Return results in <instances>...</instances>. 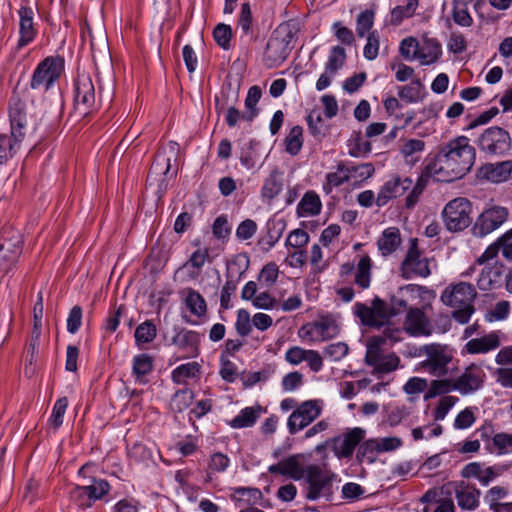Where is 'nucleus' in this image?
<instances>
[{
	"mask_svg": "<svg viewBox=\"0 0 512 512\" xmlns=\"http://www.w3.org/2000/svg\"><path fill=\"white\" fill-rule=\"evenodd\" d=\"M475 162V149L466 136L456 137L441 145L434 162L426 172L437 181L452 182L464 177Z\"/></svg>",
	"mask_w": 512,
	"mask_h": 512,
	"instance_id": "f257e3e1",
	"label": "nucleus"
},
{
	"mask_svg": "<svg viewBox=\"0 0 512 512\" xmlns=\"http://www.w3.org/2000/svg\"><path fill=\"white\" fill-rule=\"evenodd\" d=\"M476 294L473 285L460 282L447 286L441 294V301L454 309L452 317L458 323L466 324L474 313L473 302Z\"/></svg>",
	"mask_w": 512,
	"mask_h": 512,
	"instance_id": "f03ea898",
	"label": "nucleus"
},
{
	"mask_svg": "<svg viewBox=\"0 0 512 512\" xmlns=\"http://www.w3.org/2000/svg\"><path fill=\"white\" fill-rule=\"evenodd\" d=\"M295 36V27L290 23H282L273 31L264 54L268 67H276L286 60L292 50Z\"/></svg>",
	"mask_w": 512,
	"mask_h": 512,
	"instance_id": "7ed1b4c3",
	"label": "nucleus"
},
{
	"mask_svg": "<svg viewBox=\"0 0 512 512\" xmlns=\"http://www.w3.org/2000/svg\"><path fill=\"white\" fill-rule=\"evenodd\" d=\"M336 475L317 464L308 465L305 480V497L315 501L324 498L329 501L334 493L333 482Z\"/></svg>",
	"mask_w": 512,
	"mask_h": 512,
	"instance_id": "20e7f679",
	"label": "nucleus"
},
{
	"mask_svg": "<svg viewBox=\"0 0 512 512\" xmlns=\"http://www.w3.org/2000/svg\"><path fill=\"white\" fill-rule=\"evenodd\" d=\"M472 204L465 197L450 200L442 211L445 227L452 232L466 229L472 222Z\"/></svg>",
	"mask_w": 512,
	"mask_h": 512,
	"instance_id": "39448f33",
	"label": "nucleus"
},
{
	"mask_svg": "<svg viewBox=\"0 0 512 512\" xmlns=\"http://www.w3.org/2000/svg\"><path fill=\"white\" fill-rule=\"evenodd\" d=\"M426 298H428L427 301L423 300L419 305L410 306L406 313L403 322V330L410 336H429L433 332V327L428 316L432 306L429 301V296H426Z\"/></svg>",
	"mask_w": 512,
	"mask_h": 512,
	"instance_id": "423d86ee",
	"label": "nucleus"
},
{
	"mask_svg": "<svg viewBox=\"0 0 512 512\" xmlns=\"http://www.w3.org/2000/svg\"><path fill=\"white\" fill-rule=\"evenodd\" d=\"M477 145L479 150L488 156H502L511 148V137L503 128L492 126L479 136Z\"/></svg>",
	"mask_w": 512,
	"mask_h": 512,
	"instance_id": "0eeeda50",
	"label": "nucleus"
},
{
	"mask_svg": "<svg viewBox=\"0 0 512 512\" xmlns=\"http://www.w3.org/2000/svg\"><path fill=\"white\" fill-rule=\"evenodd\" d=\"M354 313L363 325L370 328L379 329L390 323L389 307L378 297L372 301V306L359 302L356 303L354 305Z\"/></svg>",
	"mask_w": 512,
	"mask_h": 512,
	"instance_id": "6e6552de",
	"label": "nucleus"
},
{
	"mask_svg": "<svg viewBox=\"0 0 512 512\" xmlns=\"http://www.w3.org/2000/svg\"><path fill=\"white\" fill-rule=\"evenodd\" d=\"M321 400H307L291 413L287 421V427L290 434H296L309 426L322 412Z\"/></svg>",
	"mask_w": 512,
	"mask_h": 512,
	"instance_id": "1a4fd4ad",
	"label": "nucleus"
},
{
	"mask_svg": "<svg viewBox=\"0 0 512 512\" xmlns=\"http://www.w3.org/2000/svg\"><path fill=\"white\" fill-rule=\"evenodd\" d=\"M427 359L422 362V367L431 375L442 377L448 373V364L452 355L445 346L440 344H428L421 348Z\"/></svg>",
	"mask_w": 512,
	"mask_h": 512,
	"instance_id": "9d476101",
	"label": "nucleus"
},
{
	"mask_svg": "<svg viewBox=\"0 0 512 512\" xmlns=\"http://www.w3.org/2000/svg\"><path fill=\"white\" fill-rule=\"evenodd\" d=\"M74 105L75 110L83 116L88 115L98 106L94 83L87 74H81L77 78Z\"/></svg>",
	"mask_w": 512,
	"mask_h": 512,
	"instance_id": "9b49d317",
	"label": "nucleus"
},
{
	"mask_svg": "<svg viewBox=\"0 0 512 512\" xmlns=\"http://www.w3.org/2000/svg\"><path fill=\"white\" fill-rule=\"evenodd\" d=\"M62 65L59 60L47 57L36 67L30 86L32 89L48 90L59 78Z\"/></svg>",
	"mask_w": 512,
	"mask_h": 512,
	"instance_id": "f8f14e48",
	"label": "nucleus"
},
{
	"mask_svg": "<svg viewBox=\"0 0 512 512\" xmlns=\"http://www.w3.org/2000/svg\"><path fill=\"white\" fill-rule=\"evenodd\" d=\"M339 326L335 320L322 317L318 321L304 324L299 329V336L312 342H322L339 334Z\"/></svg>",
	"mask_w": 512,
	"mask_h": 512,
	"instance_id": "ddd939ff",
	"label": "nucleus"
},
{
	"mask_svg": "<svg viewBox=\"0 0 512 512\" xmlns=\"http://www.w3.org/2000/svg\"><path fill=\"white\" fill-rule=\"evenodd\" d=\"M507 208L492 206L485 209L477 218L472 231L477 237H484L498 229L508 218Z\"/></svg>",
	"mask_w": 512,
	"mask_h": 512,
	"instance_id": "4468645a",
	"label": "nucleus"
},
{
	"mask_svg": "<svg viewBox=\"0 0 512 512\" xmlns=\"http://www.w3.org/2000/svg\"><path fill=\"white\" fill-rule=\"evenodd\" d=\"M306 457L304 454L298 453L290 455L276 464L270 465L268 471L271 474H279L295 481L304 479L308 466H304Z\"/></svg>",
	"mask_w": 512,
	"mask_h": 512,
	"instance_id": "2eb2a0df",
	"label": "nucleus"
},
{
	"mask_svg": "<svg viewBox=\"0 0 512 512\" xmlns=\"http://www.w3.org/2000/svg\"><path fill=\"white\" fill-rule=\"evenodd\" d=\"M365 362L374 368L375 374H387L399 367L400 358L395 353L382 354L377 344H369Z\"/></svg>",
	"mask_w": 512,
	"mask_h": 512,
	"instance_id": "dca6fc26",
	"label": "nucleus"
},
{
	"mask_svg": "<svg viewBox=\"0 0 512 512\" xmlns=\"http://www.w3.org/2000/svg\"><path fill=\"white\" fill-rule=\"evenodd\" d=\"M400 293L402 294L401 297L392 298V305L391 308H389L390 317L399 314L404 310L408 311L410 306L419 305V299L426 300V296L433 298L428 291L416 285H407L406 287L401 288Z\"/></svg>",
	"mask_w": 512,
	"mask_h": 512,
	"instance_id": "f3484780",
	"label": "nucleus"
},
{
	"mask_svg": "<svg viewBox=\"0 0 512 512\" xmlns=\"http://www.w3.org/2000/svg\"><path fill=\"white\" fill-rule=\"evenodd\" d=\"M484 379V371L478 365L471 364L454 379L455 391L463 396L473 394L483 386Z\"/></svg>",
	"mask_w": 512,
	"mask_h": 512,
	"instance_id": "a211bd4d",
	"label": "nucleus"
},
{
	"mask_svg": "<svg viewBox=\"0 0 512 512\" xmlns=\"http://www.w3.org/2000/svg\"><path fill=\"white\" fill-rule=\"evenodd\" d=\"M170 344L182 353L183 358H195L199 355L200 334L186 328H175Z\"/></svg>",
	"mask_w": 512,
	"mask_h": 512,
	"instance_id": "6ab92c4d",
	"label": "nucleus"
},
{
	"mask_svg": "<svg viewBox=\"0 0 512 512\" xmlns=\"http://www.w3.org/2000/svg\"><path fill=\"white\" fill-rule=\"evenodd\" d=\"M479 175L491 183L499 184L510 180L512 175V160L486 163L479 169Z\"/></svg>",
	"mask_w": 512,
	"mask_h": 512,
	"instance_id": "aec40b11",
	"label": "nucleus"
},
{
	"mask_svg": "<svg viewBox=\"0 0 512 512\" xmlns=\"http://www.w3.org/2000/svg\"><path fill=\"white\" fill-rule=\"evenodd\" d=\"M352 274H354L355 284L363 289L368 288L371 279V258H360L356 268L349 262L341 266V277L347 278Z\"/></svg>",
	"mask_w": 512,
	"mask_h": 512,
	"instance_id": "412c9836",
	"label": "nucleus"
},
{
	"mask_svg": "<svg viewBox=\"0 0 512 512\" xmlns=\"http://www.w3.org/2000/svg\"><path fill=\"white\" fill-rule=\"evenodd\" d=\"M412 185L410 178L394 177L388 180L380 189L375 200L378 206L386 205L391 199L402 196Z\"/></svg>",
	"mask_w": 512,
	"mask_h": 512,
	"instance_id": "4be33fe9",
	"label": "nucleus"
},
{
	"mask_svg": "<svg viewBox=\"0 0 512 512\" xmlns=\"http://www.w3.org/2000/svg\"><path fill=\"white\" fill-rule=\"evenodd\" d=\"M421 501L426 504L423 512H456L453 500L444 496L443 489L428 490Z\"/></svg>",
	"mask_w": 512,
	"mask_h": 512,
	"instance_id": "5701e85b",
	"label": "nucleus"
},
{
	"mask_svg": "<svg viewBox=\"0 0 512 512\" xmlns=\"http://www.w3.org/2000/svg\"><path fill=\"white\" fill-rule=\"evenodd\" d=\"M365 437V430L360 427H355L346 432L342 439L337 441L334 445V453L339 458H349L357 445Z\"/></svg>",
	"mask_w": 512,
	"mask_h": 512,
	"instance_id": "b1692460",
	"label": "nucleus"
},
{
	"mask_svg": "<svg viewBox=\"0 0 512 512\" xmlns=\"http://www.w3.org/2000/svg\"><path fill=\"white\" fill-rule=\"evenodd\" d=\"M454 493L461 509L473 511L479 506L481 492L475 486L461 482L455 486Z\"/></svg>",
	"mask_w": 512,
	"mask_h": 512,
	"instance_id": "393cba45",
	"label": "nucleus"
},
{
	"mask_svg": "<svg viewBox=\"0 0 512 512\" xmlns=\"http://www.w3.org/2000/svg\"><path fill=\"white\" fill-rule=\"evenodd\" d=\"M501 345L500 337L497 332H490L482 337L469 340L464 350L468 354H486L496 350Z\"/></svg>",
	"mask_w": 512,
	"mask_h": 512,
	"instance_id": "a878e982",
	"label": "nucleus"
},
{
	"mask_svg": "<svg viewBox=\"0 0 512 512\" xmlns=\"http://www.w3.org/2000/svg\"><path fill=\"white\" fill-rule=\"evenodd\" d=\"M485 0H453L452 1V18L453 21L461 27H471L473 24V18L468 11L470 4L473 5L474 9H479Z\"/></svg>",
	"mask_w": 512,
	"mask_h": 512,
	"instance_id": "bb28decb",
	"label": "nucleus"
},
{
	"mask_svg": "<svg viewBox=\"0 0 512 512\" xmlns=\"http://www.w3.org/2000/svg\"><path fill=\"white\" fill-rule=\"evenodd\" d=\"M494 259L495 258H478L477 260L478 265H484L478 280V285L481 289H489L503 273V265L499 261L490 262V260Z\"/></svg>",
	"mask_w": 512,
	"mask_h": 512,
	"instance_id": "cd10ccee",
	"label": "nucleus"
},
{
	"mask_svg": "<svg viewBox=\"0 0 512 512\" xmlns=\"http://www.w3.org/2000/svg\"><path fill=\"white\" fill-rule=\"evenodd\" d=\"M11 134L14 139L23 140L26 134L27 115L24 105L17 101L10 106Z\"/></svg>",
	"mask_w": 512,
	"mask_h": 512,
	"instance_id": "c85d7f7f",
	"label": "nucleus"
},
{
	"mask_svg": "<svg viewBox=\"0 0 512 512\" xmlns=\"http://www.w3.org/2000/svg\"><path fill=\"white\" fill-rule=\"evenodd\" d=\"M89 36L92 57L94 59L95 64H97L98 60L104 61L105 63H109L111 57L109 52L108 39L105 31L99 28L95 31V33H92L89 30Z\"/></svg>",
	"mask_w": 512,
	"mask_h": 512,
	"instance_id": "c756f323",
	"label": "nucleus"
},
{
	"mask_svg": "<svg viewBox=\"0 0 512 512\" xmlns=\"http://www.w3.org/2000/svg\"><path fill=\"white\" fill-rule=\"evenodd\" d=\"M20 23L17 48L20 49L29 44L35 37V30L33 24V10L28 7H22L19 10Z\"/></svg>",
	"mask_w": 512,
	"mask_h": 512,
	"instance_id": "7c9ffc66",
	"label": "nucleus"
},
{
	"mask_svg": "<svg viewBox=\"0 0 512 512\" xmlns=\"http://www.w3.org/2000/svg\"><path fill=\"white\" fill-rule=\"evenodd\" d=\"M401 270L406 279L427 277L431 273L428 258H404Z\"/></svg>",
	"mask_w": 512,
	"mask_h": 512,
	"instance_id": "2f4dec72",
	"label": "nucleus"
},
{
	"mask_svg": "<svg viewBox=\"0 0 512 512\" xmlns=\"http://www.w3.org/2000/svg\"><path fill=\"white\" fill-rule=\"evenodd\" d=\"M442 54L441 44L435 39H425L418 47L417 59L421 65L435 63Z\"/></svg>",
	"mask_w": 512,
	"mask_h": 512,
	"instance_id": "473e14b6",
	"label": "nucleus"
},
{
	"mask_svg": "<svg viewBox=\"0 0 512 512\" xmlns=\"http://www.w3.org/2000/svg\"><path fill=\"white\" fill-rule=\"evenodd\" d=\"M262 412V407L259 405L246 407L242 409L238 415H236L230 422L229 425L235 429H242L252 427Z\"/></svg>",
	"mask_w": 512,
	"mask_h": 512,
	"instance_id": "72a5a7b5",
	"label": "nucleus"
},
{
	"mask_svg": "<svg viewBox=\"0 0 512 512\" xmlns=\"http://www.w3.org/2000/svg\"><path fill=\"white\" fill-rule=\"evenodd\" d=\"M181 296L191 314L201 317L206 313V301L199 292L186 288L181 292Z\"/></svg>",
	"mask_w": 512,
	"mask_h": 512,
	"instance_id": "f704fd0d",
	"label": "nucleus"
},
{
	"mask_svg": "<svg viewBox=\"0 0 512 512\" xmlns=\"http://www.w3.org/2000/svg\"><path fill=\"white\" fill-rule=\"evenodd\" d=\"M384 411V423L395 427L411 415L412 407L405 404H390L384 407Z\"/></svg>",
	"mask_w": 512,
	"mask_h": 512,
	"instance_id": "c9c22d12",
	"label": "nucleus"
},
{
	"mask_svg": "<svg viewBox=\"0 0 512 512\" xmlns=\"http://www.w3.org/2000/svg\"><path fill=\"white\" fill-rule=\"evenodd\" d=\"M401 244V236L398 228L390 227L383 231L378 239V247L383 255L391 254Z\"/></svg>",
	"mask_w": 512,
	"mask_h": 512,
	"instance_id": "e433bc0d",
	"label": "nucleus"
},
{
	"mask_svg": "<svg viewBox=\"0 0 512 512\" xmlns=\"http://www.w3.org/2000/svg\"><path fill=\"white\" fill-rule=\"evenodd\" d=\"M338 170L341 172H347L349 181L354 179L355 181H364L370 178L374 173V167L370 163H363L360 165L347 166L343 163L338 164Z\"/></svg>",
	"mask_w": 512,
	"mask_h": 512,
	"instance_id": "4c0bfd02",
	"label": "nucleus"
},
{
	"mask_svg": "<svg viewBox=\"0 0 512 512\" xmlns=\"http://www.w3.org/2000/svg\"><path fill=\"white\" fill-rule=\"evenodd\" d=\"M499 252L505 257L512 256V229L491 244L482 256H497Z\"/></svg>",
	"mask_w": 512,
	"mask_h": 512,
	"instance_id": "58836bf2",
	"label": "nucleus"
},
{
	"mask_svg": "<svg viewBox=\"0 0 512 512\" xmlns=\"http://www.w3.org/2000/svg\"><path fill=\"white\" fill-rule=\"evenodd\" d=\"M297 211L299 216L319 214L321 211L319 196L314 192H307L298 204Z\"/></svg>",
	"mask_w": 512,
	"mask_h": 512,
	"instance_id": "ea45409f",
	"label": "nucleus"
},
{
	"mask_svg": "<svg viewBox=\"0 0 512 512\" xmlns=\"http://www.w3.org/2000/svg\"><path fill=\"white\" fill-rule=\"evenodd\" d=\"M153 370V359L148 354H140L133 358V375L140 383H145L144 377Z\"/></svg>",
	"mask_w": 512,
	"mask_h": 512,
	"instance_id": "a19ab883",
	"label": "nucleus"
},
{
	"mask_svg": "<svg viewBox=\"0 0 512 512\" xmlns=\"http://www.w3.org/2000/svg\"><path fill=\"white\" fill-rule=\"evenodd\" d=\"M200 365L197 362H189L175 368L172 372V380L176 384H184L188 379L198 376Z\"/></svg>",
	"mask_w": 512,
	"mask_h": 512,
	"instance_id": "79ce46f5",
	"label": "nucleus"
},
{
	"mask_svg": "<svg viewBox=\"0 0 512 512\" xmlns=\"http://www.w3.org/2000/svg\"><path fill=\"white\" fill-rule=\"evenodd\" d=\"M156 335L157 329L155 324L150 320H146L137 326L134 333L135 342L138 346H141L152 342L156 338Z\"/></svg>",
	"mask_w": 512,
	"mask_h": 512,
	"instance_id": "37998d69",
	"label": "nucleus"
},
{
	"mask_svg": "<svg viewBox=\"0 0 512 512\" xmlns=\"http://www.w3.org/2000/svg\"><path fill=\"white\" fill-rule=\"evenodd\" d=\"M418 3L419 0H406L405 5L396 6L391 12V23L399 25L405 18L413 16Z\"/></svg>",
	"mask_w": 512,
	"mask_h": 512,
	"instance_id": "c03bdc74",
	"label": "nucleus"
},
{
	"mask_svg": "<svg viewBox=\"0 0 512 512\" xmlns=\"http://www.w3.org/2000/svg\"><path fill=\"white\" fill-rule=\"evenodd\" d=\"M303 145V129L301 126L291 128L289 134L285 138L286 151L291 155H297Z\"/></svg>",
	"mask_w": 512,
	"mask_h": 512,
	"instance_id": "a18cd8bd",
	"label": "nucleus"
},
{
	"mask_svg": "<svg viewBox=\"0 0 512 512\" xmlns=\"http://www.w3.org/2000/svg\"><path fill=\"white\" fill-rule=\"evenodd\" d=\"M282 190V182L277 171H273L265 180L262 187V197L268 200L274 199Z\"/></svg>",
	"mask_w": 512,
	"mask_h": 512,
	"instance_id": "49530a36",
	"label": "nucleus"
},
{
	"mask_svg": "<svg viewBox=\"0 0 512 512\" xmlns=\"http://www.w3.org/2000/svg\"><path fill=\"white\" fill-rule=\"evenodd\" d=\"M261 95L262 92L258 86L250 87L245 99V106L248 111L242 115V119L251 121L257 115L256 105L260 100Z\"/></svg>",
	"mask_w": 512,
	"mask_h": 512,
	"instance_id": "de8ad7c7",
	"label": "nucleus"
},
{
	"mask_svg": "<svg viewBox=\"0 0 512 512\" xmlns=\"http://www.w3.org/2000/svg\"><path fill=\"white\" fill-rule=\"evenodd\" d=\"M22 140H17L10 135H0V164L12 157L20 146Z\"/></svg>",
	"mask_w": 512,
	"mask_h": 512,
	"instance_id": "09e8293b",
	"label": "nucleus"
},
{
	"mask_svg": "<svg viewBox=\"0 0 512 512\" xmlns=\"http://www.w3.org/2000/svg\"><path fill=\"white\" fill-rule=\"evenodd\" d=\"M345 61V49L341 46H335L331 49L325 69L328 70L330 74H336V72L345 64Z\"/></svg>",
	"mask_w": 512,
	"mask_h": 512,
	"instance_id": "8fccbe9b",
	"label": "nucleus"
},
{
	"mask_svg": "<svg viewBox=\"0 0 512 512\" xmlns=\"http://www.w3.org/2000/svg\"><path fill=\"white\" fill-rule=\"evenodd\" d=\"M86 493L91 498V501L94 503L96 500L101 499L104 495L109 492L110 485L104 479H92L91 483L87 485H83Z\"/></svg>",
	"mask_w": 512,
	"mask_h": 512,
	"instance_id": "3c124183",
	"label": "nucleus"
},
{
	"mask_svg": "<svg viewBox=\"0 0 512 512\" xmlns=\"http://www.w3.org/2000/svg\"><path fill=\"white\" fill-rule=\"evenodd\" d=\"M421 82L419 79L402 86L398 90V96L407 103L418 102L421 98Z\"/></svg>",
	"mask_w": 512,
	"mask_h": 512,
	"instance_id": "603ef678",
	"label": "nucleus"
},
{
	"mask_svg": "<svg viewBox=\"0 0 512 512\" xmlns=\"http://www.w3.org/2000/svg\"><path fill=\"white\" fill-rule=\"evenodd\" d=\"M455 391L454 379H438L432 380L429 385L427 398L444 395Z\"/></svg>",
	"mask_w": 512,
	"mask_h": 512,
	"instance_id": "864d4df0",
	"label": "nucleus"
},
{
	"mask_svg": "<svg viewBox=\"0 0 512 512\" xmlns=\"http://www.w3.org/2000/svg\"><path fill=\"white\" fill-rule=\"evenodd\" d=\"M491 440L498 455H504L512 452V434L504 432L496 433Z\"/></svg>",
	"mask_w": 512,
	"mask_h": 512,
	"instance_id": "5fc2aeb1",
	"label": "nucleus"
},
{
	"mask_svg": "<svg viewBox=\"0 0 512 512\" xmlns=\"http://www.w3.org/2000/svg\"><path fill=\"white\" fill-rule=\"evenodd\" d=\"M252 327V319L249 312L245 309H239L237 311V318L235 322V329L237 333L242 337L248 336L252 331Z\"/></svg>",
	"mask_w": 512,
	"mask_h": 512,
	"instance_id": "6e6d98bb",
	"label": "nucleus"
},
{
	"mask_svg": "<svg viewBox=\"0 0 512 512\" xmlns=\"http://www.w3.org/2000/svg\"><path fill=\"white\" fill-rule=\"evenodd\" d=\"M68 407V399L66 397L59 398L53 407L49 422L55 429L59 428L63 423V417Z\"/></svg>",
	"mask_w": 512,
	"mask_h": 512,
	"instance_id": "4d7b16f0",
	"label": "nucleus"
},
{
	"mask_svg": "<svg viewBox=\"0 0 512 512\" xmlns=\"http://www.w3.org/2000/svg\"><path fill=\"white\" fill-rule=\"evenodd\" d=\"M425 147L424 141L420 139H409L404 142L401 153L407 162H415L417 159L413 157L415 153L423 151Z\"/></svg>",
	"mask_w": 512,
	"mask_h": 512,
	"instance_id": "13d9d810",
	"label": "nucleus"
},
{
	"mask_svg": "<svg viewBox=\"0 0 512 512\" xmlns=\"http://www.w3.org/2000/svg\"><path fill=\"white\" fill-rule=\"evenodd\" d=\"M476 421L474 408L467 407L459 412L454 420V428L464 430L471 427Z\"/></svg>",
	"mask_w": 512,
	"mask_h": 512,
	"instance_id": "bf43d9fd",
	"label": "nucleus"
},
{
	"mask_svg": "<svg viewBox=\"0 0 512 512\" xmlns=\"http://www.w3.org/2000/svg\"><path fill=\"white\" fill-rule=\"evenodd\" d=\"M419 42L414 37H408L401 41L399 52L407 60L417 59Z\"/></svg>",
	"mask_w": 512,
	"mask_h": 512,
	"instance_id": "052dcab7",
	"label": "nucleus"
},
{
	"mask_svg": "<svg viewBox=\"0 0 512 512\" xmlns=\"http://www.w3.org/2000/svg\"><path fill=\"white\" fill-rule=\"evenodd\" d=\"M459 401V398L456 396H443L435 408L434 418L436 421L443 420L449 410Z\"/></svg>",
	"mask_w": 512,
	"mask_h": 512,
	"instance_id": "680f3d73",
	"label": "nucleus"
},
{
	"mask_svg": "<svg viewBox=\"0 0 512 512\" xmlns=\"http://www.w3.org/2000/svg\"><path fill=\"white\" fill-rule=\"evenodd\" d=\"M375 452H378L377 439L365 441L358 448L356 455L357 460L363 462L364 459L367 458L369 462H373Z\"/></svg>",
	"mask_w": 512,
	"mask_h": 512,
	"instance_id": "e2e57ef3",
	"label": "nucleus"
},
{
	"mask_svg": "<svg viewBox=\"0 0 512 512\" xmlns=\"http://www.w3.org/2000/svg\"><path fill=\"white\" fill-rule=\"evenodd\" d=\"M348 353V346L344 342H337L327 345L323 354L325 357L330 358L332 361H339L344 358Z\"/></svg>",
	"mask_w": 512,
	"mask_h": 512,
	"instance_id": "0e129e2a",
	"label": "nucleus"
},
{
	"mask_svg": "<svg viewBox=\"0 0 512 512\" xmlns=\"http://www.w3.org/2000/svg\"><path fill=\"white\" fill-rule=\"evenodd\" d=\"M213 36L219 46L224 49H228L232 36L231 27L222 23L218 24L213 31Z\"/></svg>",
	"mask_w": 512,
	"mask_h": 512,
	"instance_id": "69168bd1",
	"label": "nucleus"
},
{
	"mask_svg": "<svg viewBox=\"0 0 512 512\" xmlns=\"http://www.w3.org/2000/svg\"><path fill=\"white\" fill-rule=\"evenodd\" d=\"M364 493L365 489L358 483L348 482L342 487V497L349 502L361 499Z\"/></svg>",
	"mask_w": 512,
	"mask_h": 512,
	"instance_id": "338daca9",
	"label": "nucleus"
},
{
	"mask_svg": "<svg viewBox=\"0 0 512 512\" xmlns=\"http://www.w3.org/2000/svg\"><path fill=\"white\" fill-rule=\"evenodd\" d=\"M70 498L79 508H89L93 504L91 498L88 496V493H86V490L83 485L75 486L70 491Z\"/></svg>",
	"mask_w": 512,
	"mask_h": 512,
	"instance_id": "774afa93",
	"label": "nucleus"
}]
</instances>
